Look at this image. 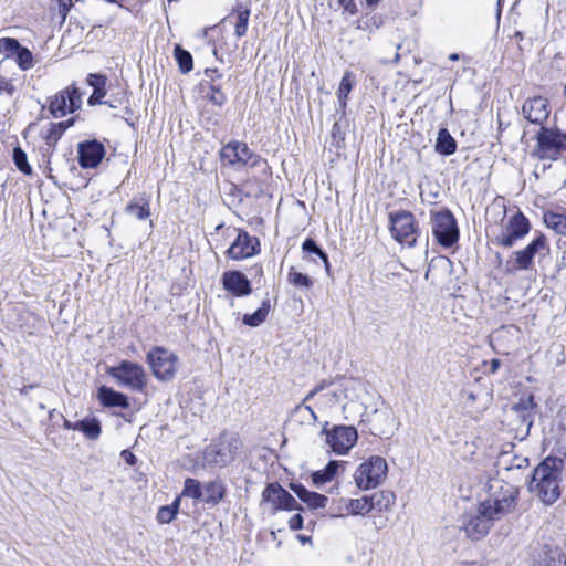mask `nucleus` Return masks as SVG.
Listing matches in <instances>:
<instances>
[{
    "label": "nucleus",
    "instance_id": "nucleus-1",
    "mask_svg": "<svg viewBox=\"0 0 566 566\" xmlns=\"http://www.w3.org/2000/svg\"><path fill=\"white\" fill-rule=\"evenodd\" d=\"M366 398H369V391L357 379L323 381L305 396L302 403L296 407V411L308 412L311 418L316 421L318 413L332 416L342 409L345 418L349 419L360 412V408H357L358 405L366 406Z\"/></svg>",
    "mask_w": 566,
    "mask_h": 566
},
{
    "label": "nucleus",
    "instance_id": "nucleus-2",
    "mask_svg": "<svg viewBox=\"0 0 566 566\" xmlns=\"http://www.w3.org/2000/svg\"><path fill=\"white\" fill-rule=\"evenodd\" d=\"M564 461L557 457L545 458L534 470L530 491L546 505L554 504L560 496V480Z\"/></svg>",
    "mask_w": 566,
    "mask_h": 566
},
{
    "label": "nucleus",
    "instance_id": "nucleus-3",
    "mask_svg": "<svg viewBox=\"0 0 566 566\" xmlns=\"http://www.w3.org/2000/svg\"><path fill=\"white\" fill-rule=\"evenodd\" d=\"M483 492L484 499L480 504L499 520L510 514L517 504L518 489L502 479L488 478Z\"/></svg>",
    "mask_w": 566,
    "mask_h": 566
},
{
    "label": "nucleus",
    "instance_id": "nucleus-4",
    "mask_svg": "<svg viewBox=\"0 0 566 566\" xmlns=\"http://www.w3.org/2000/svg\"><path fill=\"white\" fill-rule=\"evenodd\" d=\"M241 447V440L235 434H222L206 448L203 458L209 464L226 467L235 459Z\"/></svg>",
    "mask_w": 566,
    "mask_h": 566
},
{
    "label": "nucleus",
    "instance_id": "nucleus-5",
    "mask_svg": "<svg viewBox=\"0 0 566 566\" xmlns=\"http://www.w3.org/2000/svg\"><path fill=\"white\" fill-rule=\"evenodd\" d=\"M387 472L386 460L379 455H373L356 469L354 480L360 490H370L385 481Z\"/></svg>",
    "mask_w": 566,
    "mask_h": 566
},
{
    "label": "nucleus",
    "instance_id": "nucleus-6",
    "mask_svg": "<svg viewBox=\"0 0 566 566\" xmlns=\"http://www.w3.org/2000/svg\"><path fill=\"white\" fill-rule=\"evenodd\" d=\"M547 239L544 234L537 235L525 248L513 252L505 263V273L516 274L518 271L530 270L533 266V260L536 254L548 251Z\"/></svg>",
    "mask_w": 566,
    "mask_h": 566
},
{
    "label": "nucleus",
    "instance_id": "nucleus-7",
    "mask_svg": "<svg viewBox=\"0 0 566 566\" xmlns=\"http://www.w3.org/2000/svg\"><path fill=\"white\" fill-rule=\"evenodd\" d=\"M534 155L539 159L556 160L566 150V134L542 126L536 136Z\"/></svg>",
    "mask_w": 566,
    "mask_h": 566
},
{
    "label": "nucleus",
    "instance_id": "nucleus-8",
    "mask_svg": "<svg viewBox=\"0 0 566 566\" xmlns=\"http://www.w3.org/2000/svg\"><path fill=\"white\" fill-rule=\"evenodd\" d=\"M153 375L160 381H171L177 374L179 357L164 348L155 347L147 355Z\"/></svg>",
    "mask_w": 566,
    "mask_h": 566
},
{
    "label": "nucleus",
    "instance_id": "nucleus-9",
    "mask_svg": "<svg viewBox=\"0 0 566 566\" xmlns=\"http://www.w3.org/2000/svg\"><path fill=\"white\" fill-rule=\"evenodd\" d=\"M106 373L118 385L135 391H143L147 384L144 368L133 361L124 360L118 366L108 367Z\"/></svg>",
    "mask_w": 566,
    "mask_h": 566
},
{
    "label": "nucleus",
    "instance_id": "nucleus-10",
    "mask_svg": "<svg viewBox=\"0 0 566 566\" xmlns=\"http://www.w3.org/2000/svg\"><path fill=\"white\" fill-rule=\"evenodd\" d=\"M530 228L527 218L521 211H517L509 218L507 222L497 232H493L494 242L497 245L511 248L528 233Z\"/></svg>",
    "mask_w": 566,
    "mask_h": 566
},
{
    "label": "nucleus",
    "instance_id": "nucleus-11",
    "mask_svg": "<svg viewBox=\"0 0 566 566\" xmlns=\"http://www.w3.org/2000/svg\"><path fill=\"white\" fill-rule=\"evenodd\" d=\"M389 219L392 238L409 248L415 247L417 241V226L413 214L409 211L401 210L391 212Z\"/></svg>",
    "mask_w": 566,
    "mask_h": 566
},
{
    "label": "nucleus",
    "instance_id": "nucleus-12",
    "mask_svg": "<svg viewBox=\"0 0 566 566\" xmlns=\"http://www.w3.org/2000/svg\"><path fill=\"white\" fill-rule=\"evenodd\" d=\"M373 399L374 397L369 394V398H366V406L358 405L357 408H360V412L355 413V416H360L361 421L368 422L371 426V430L378 436L390 434L395 429V417L391 411L386 408L378 409L375 407L368 411L369 402Z\"/></svg>",
    "mask_w": 566,
    "mask_h": 566
},
{
    "label": "nucleus",
    "instance_id": "nucleus-13",
    "mask_svg": "<svg viewBox=\"0 0 566 566\" xmlns=\"http://www.w3.org/2000/svg\"><path fill=\"white\" fill-rule=\"evenodd\" d=\"M220 158L223 165L241 169L243 167H255L260 157L250 150L247 144L230 142L221 148Z\"/></svg>",
    "mask_w": 566,
    "mask_h": 566
},
{
    "label": "nucleus",
    "instance_id": "nucleus-14",
    "mask_svg": "<svg viewBox=\"0 0 566 566\" xmlns=\"http://www.w3.org/2000/svg\"><path fill=\"white\" fill-rule=\"evenodd\" d=\"M432 233L437 241L446 247H452L459 239V229L451 211L444 209L432 213Z\"/></svg>",
    "mask_w": 566,
    "mask_h": 566
},
{
    "label": "nucleus",
    "instance_id": "nucleus-15",
    "mask_svg": "<svg viewBox=\"0 0 566 566\" xmlns=\"http://www.w3.org/2000/svg\"><path fill=\"white\" fill-rule=\"evenodd\" d=\"M495 521L499 518L479 504L475 513L464 517L463 530L469 538L478 541L488 535Z\"/></svg>",
    "mask_w": 566,
    "mask_h": 566
},
{
    "label": "nucleus",
    "instance_id": "nucleus-16",
    "mask_svg": "<svg viewBox=\"0 0 566 566\" xmlns=\"http://www.w3.org/2000/svg\"><path fill=\"white\" fill-rule=\"evenodd\" d=\"M82 105V95L75 86L60 91L50 98V113L59 118L73 113Z\"/></svg>",
    "mask_w": 566,
    "mask_h": 566
},
{
    "label": "nucleus",
    "instance_id": "nucleus-17",
    "mask_svg": "<svg viewBox=\"0 0 566 566\" xmlns=\"http://www.w3.org/2000/svg\"><path fill=\"white\" fill-rule=\"evenodd\" d=\"M326 443L337 454H346L356 443L358 434L352 426H336L331 431L325 428Z\"/></svg>",
    "mask_w": 566,
    "mask_h": 566
},
{
    "label": "nucleus",
    "instance_id": "nucleus-18",
    "mask_svg": "<svg viewBox=\"0 0 566 566\" xmlns=\"http://www.w3.org/2000/svg\"><path fill=\"white\" fill-rule=\"evenodd\" d=\"M262 503L270 505L273 512L298 510L297 501L279 483H270L262 492Z\"/></svg>",
    "mask_w": 566,
    "mask_h": 566
},
{
    "label": "nucleus",
    "instance_id": "nucleus-19",
    "mask_svg": "<svg viewBox=\"0 0 566 566\" xmlns=\"http://www.w3.org/2000/svg\"><path fill=\"white\" fill-rule=\"evenodd\" d=\"M522 114L530 123L543 126L551 114L549 103L542 96L528 97L522 105Z\"/></svg>",
    "mask_w": 566,
    "mask_h": 566
},
{
    "label": "nucleus",
    "instance_id": "nucleus-20",
    "mask_svg": "<svg viewBox=\"0 0 566 566\" xmlns=\"http://www.w3.org/2000/svg\"><path fill=\"white\" fill-rule=\"evenodd\" d=\"M259 241L248 232L239 230L235 240L227 250V255L232 260H243L253 256L258 250Z\"/></svg>",
    "mask_w": 566,
    "mask_h": 566
},
{
    "label": "nucleus",
    "instance_id": "nucleus-21",
    "mask_svg": "<svg viewBox=\"0 0 566 566\" xmlns=\"http://www.w3.org/2000/svg\"><path fill=\"white\" fill-rule=\"evenodd\" d=\"M221 281L223 289L235 297L248 296L252 292L250 281L240 271H226Z\"/></svg>",
    "mask_w": 566,
    "mask_h": 566
},
{
    "label": "nucleus",
    "instance_id": "nucleus-22",
    "mask_svg": "<svg viewBox=\"0 0 566 566\" xmlns=\"http://www.w3.org/2000/svg\"><path fill=\"white\" fill-rule=\"evenodd\" d=\"M105 156L103 144L91 140L78 145V163L83 168H95Z\"/></svg>",
    "mask_w": 566,
    "mask_h": 566
},
{
    "label": "nucleus",
    "instance_id": "nucleus-23",
    "mask_svg": "<svg viewBox=\"0 0 566 566\" xmlns=\"http://www.w3.org/2000/svg\"><path fill=\"white\" fill-rule=\"evenodd\" d=\"M291 490L311 509L325 507L328 502V499L325 495L311 492L302 484H291Z\"/></svg>",
    "mask_w": 566,
    "mask_h": 566
},
{
    "label": "nucleus",
    "instance_id": "nucleus-24",
    "mask_svg": "<svg viewBox=\"0 0 566 566\" xmlns=\"http://www.w3.org/2000/svg\"><path fill=\"white\" fill-rule=\"evenodd\" d=\"M97 397L105 407H120L124 409L129 407L128 398L124 394L106 386L99 387Z\"/></svg>",
    "mask_w": 566,
    "mask_h": 566
},
{
    "label": "nucleus",
    "instance_id": "nucleus-25",
    "mask_svg": "<svg viewBox=\"0 0 566 566\" xmlns=\"http://www.w3.org/2000/svg\"><path fill=\"white\" fill-rule=\"evenodd\" d=\"M495 465L497 470L511 471L514 469H524L528 465V459L525 457L512 454L511 452H501Z\"/></svg>",
    "mask_w": 566,
    "mask_h": 566
},
{
    "label": "nucleus",
    "instance_id": "nucleus-26",
    "mask_svg": "<svg viewBox=\"0 0 566 566\" xmlns=\"http://www.w3.org/2000/svg\"><path fill=\"white\" fill-rule=\"evenodd\" d=\"M434 149L443 156H450L457 150V142L448 132L447 128H441L438 132Z\"/></svg>",
    "mask_w": 566,
    "mask_h": 566
},
{
    "label": "nucleus",
    "instance_id": "nucleus-27",
    "mask_svg": "<svg viewBox=\"0 0 566 566\" xmlns=\"http://www.w3.org/2000/svg\"><path fill=\"white\" fill-rule=\"evenodd\" d=\"M224 495V486L221 482L212 481L203 484L201 502L218 504Z\"/></svg>",
    "mask_w": 566,
    "mask_h": 566
},
{
    "label": "nucleus",
    "instance_id": "nucleus-28",
    "mask_svg": "<svg viewBox=\"0 0 566 566\" xmlns=\"http://www.w3.org/2000/svg\"><path fill=\"white\" fill-rule=\"evenodd\" d=\"M343 502L344 509L346 510L347 514H367L374 509V502L368 496H363L360 499L344 500Z\"/></svg>",
    "mask_w": 566,
    "mask_h": 566
},
{
    "label": "nucleus",
    "instance_id": "nucleus-29",
    "mask_svg": "<svg viewBox=\"0 0 566 566\" xmlns=\"http://www.w3.org/2000/svg\"><path fill=\"white\" fill-rule=\"evenodd\" d=\"M73 125V119L67 122L51 123L46 130L42 132V137L49 147H54L64 130Z\"/></svg>",
    "mask_w": 566,
    "mask_h": 566
},
{
    "label": "nucleus",
    "instance_id": "nucleus-30",
    "mask_svg": "<svg viewBox=\"0 0 566 566\" xmlns=\"http://www.w3.org/2000/svg\"><path fill=\"white\" fill-rule=\"evenodd\" d=\"M80 432L90 440H97L102 433V426L95 417H85L77 421Z\"/></svg>",
    "mask_w": 566,
    "mask_h": 566
},
{
    "label": "nucleus",
    "instance_id": "nucleus-31",
    "mask_svg": "<svg viewBox=\"0 0 566 566\" xmlns=\"http://www.w3.org/2000/svg\"><path fill=\"white\" fill-rule=\"evenodd\" d=\"M339 467L340 462L329 461L324 469L313 472V483L316 486H321L327 482H331L336 476Z\"/></svg>",
    "mask_w": 566,
    "mask_h": 566
},
{
    "label": "nucleus",
    "instance_id": "nucleus-32",
    "mask_svg": "<svg viewBox=\"0 0 566 566\" xmlns=\"http://www.w3.org/2000/svg\"><path fill=\"white\" fill-rule=\"evenodd\" d=\"M125 211L138 220H145L149 217V198L142 196L140 198L129 202Z\"/></svg>",
    "mask_w": 566,
    "mask_h": 566
},
{
    "label": "nucleus",
    "instance_id": "nucleus-33",
    "mask_svg": "<svg viewBox=\"0 0 566 566\" xmlns=\"http://www.w3.org/2000/svg\"><path fill=\"white\" fill-rule=\"evenodd\" d=\"M233 13L235 14L237 21L234 23V34L237 38H242L245 35L248 30L250 9L245 6L238 4L233 9Z\"/></svg>",
    "mask_w": 566,
    "mask_h": 566
},
{
    "label": "nucleus",
    "instance_id": "nucleus-34",
    "mask_svg": "<svg viewBox=\"0 0 566 566\" xmlns=\"http://www.w3.org/2000/svg\"><path fill=\"white\" fill-rule=\"evenodd\" d=\"M270 312V301L266 300L262 303L261 307H259L254 313L252 314H245L242 318V322L245 325H249L251 327H256L261 325L263 322H265L268 315Z\"/></svg>",
    "mask_w": 566,
    "mask_h": 566
},
{
    "label": "nucleus",
    "instance_id": "nucleus-35",
    "mask_svg": "<svg viewBox=\"0 0 566 566\" xmlns=\"http://www.w3.org/2000/svg\"><path fill=\"white\" fill-rule=\"evenodd\" d=\"M544 222L556 233L566 235V216L549 211L544 214Z\"/></svg>",
    "mask_w": 566,
    "mask_h": 566
},
{
    "label": "nucleus",
    "instance_id": "nucleus-36",
    "mask_svg": "<svg viewBox=\"0 0 566 566\" xmlns=\"http://www.w3.org/2000/svg\"><path fill=\"white\" fill-rule=\"evenodd\" d=\"M384 21L381 15L376 13H366L357 20L356 28L358 30L374 32L382 25Z\"/></svg>",
    "mask_w": 566,
    "mask_h": 566
},
{
    "label": "nucleus",
    "instance_id": "nucleus-37",
    "mask_svg": "<svg viewBox=\"0 0 566 566\" xmlns=\"http://www.w3.org/2000/svg\"><path fill=\"white\" fill-rule=\"evenodd\" d=\"M354 83H355V78H354L353 73H350L348 71L345 72V74L343 75V77L340 80L338 92H337V96H338V101H339L340 105H343V106L346 105V101L348 98L349 93L353 90Z\"/></svg>",
    "mask_w": 566,
    "mask_h": 566
},
{
    "label": "nucleus",
    "instance_id": "nucleus-38",
    "mask_svg": "<svg viewBox=\"0 0 566 566\" xmlns=\"http://www.w3.org/2000/svg\"><path fill=\"white\" fill-rule=\"evenodd\" d=\"M287 281L290 284L296 287L301 289H311L313 286V280L298 271L295 270V268H291L287 273Z\"/></svg>",
    "mask_w": 566,
    "mask_h": 566
},
{
    "label": "nucleus",
    "instance_id": "nucleus-39",
    "mask_svg": "<svg viewBox=\"0 0 566 566\" xmlns=\"http://www.w3.org/2000/svg\"><path fill=\"white\" fill-rule=\"evenodd\" d=\"M202 486H203V484H201L199 481L188 478L185 480L181 496H187V497H191L196 501H201Z\"/></svg>",
    "mask_w": 566,
    "mask_h": 566
},
{
    "label": "nucleus",
    "instance_id": "nucleus-40",
    "mask_svg": "<svg viewBox=\"0 0 566 566\" xmlns=\"http://www.w3.org/2000/svg\"><path fill=\"white\" fill-rule=\"evenodd\" d=\"M179 504H180V496H178L172 502V504L166 505V506H161L158 510V513H157V521L159 523H164V524L170 523L176 517Z\"/></svg>",
    "mask_w": 566,
    "mask_h": 566
},
{
    "label": "nucleus",
    "instance_id": "nucleus-41",
    "mask_svg": "<svg viewBox=\"0 0 566 566\" xmlns=\"http://www.w3.org/2000/svg\"><path fill=\"white\" fill-rule=\"evenodd\" d=\"M175 57L182 73H188L192 70V56L188 51L181 49L179 45H176Z\"/></svg>",
    "mask_w": 566,
    "mask_h": 566
},
{
    "label": "nucleus",
    "instance_id": "nucleus-42",
    "mask_svg": "<svg viewBox=\"0 0 566 566\" xmlns=\"http://www.w3.org/2000/svg\"><path fill=\"white\" fill-rule=\"evenodd\" d=\"M12 158L17 168L24 175H31L32 168L28 163V157L24 150L20 147L13 149Z\"/></svg>",
    "mask_w": 566,
    "mask_h": 566
},
{
    "label": "nucleus",
    "instance_id": "nucleus-43",
    "mask_svg": "<svg viewBox=\"0 0 566 566\" xmlns=\"http://www.w3.org/2000/svg\"><path fill=\"white\" fill-rule=\"evenodd\" d=\"M302 248L305 252L316 255L322 261L325 269L328 271L329 263H328L327 254L315 243L314 240L306 239L303 242Z\"/></svg>",
    "mask_w": 566,
    "mask_h": 566
},
{
    "label": "nucleus",
    "instance_id": "nucleus-44",
    "mask_svg": "<svg viewBox=\"0 0 566 566\" xmlns=\"http://www.w3.org/2000/svg\"><path fill=\"white\" fill-rule=\"evenodd\" d=\"M20 46L21 44L19 41L13 38L0 39V54L3 55L4 59H9L17 54L18 50H20Z\"/></svg>",
    "mask_w": 566,
    "mask_h": 566
},
{
    "label": "nucleus",
    "instance_id": "nucleus-45",
    "mask_svg": "<svg viewBox=\"0 0 566 566\" xmlns=\"http://www.w3.org/2000/svg\"><path fill=\"white\" fill-rule=\"evenodd\" d=\"M506 214V207L502 200H495L488 209H486V220H493L496 223L499 220H503Z\"/></svg>",
    "mask_w": 566,
    "mask_h": 566
},
{
    "label": "nucleus",
    "instance_id": "nucleus-46",
    "mask_svg": "<svg viewBox=\"0 0 566 566\" xmlns=\"http://www.w3.org/2000/svg\"><path fill=\"white\" fill-rule=\"evenodd\" d=\"M17 64L22 71H27L33 67V55L31 51L24 46H20L17 52Z\"/></svg>",
    "mask_w": 566,
    "mask_h": 566
},
{
    "label": "nucleus",
    "instance_id": "nucleus-47",
    "mask_svg": "<svg viewBox=\"0 0 566 566\" xmlns=\"http://www.w3.org/2000/svg\"><path fill=\"white\" fill-rule=\"evenodd\" d=\"M15 93V86L13 81L10 78L0 75V95L6 94L7 96L12 97Z\"/></svg>",
    "mask_w": 566,
    "mask_h": 566
},
{
    "label": "nucleus",
    "instance_id": "nucleus-48",
    "mask_svg": "<svg viewBox=\"0 0 566 566\" xmlns=\"http://www.w3.org/2000/svg\"><path fill=\"white\" fill-rule=\"evenodd\" d=\"M87 83L94 88V90H104V86L106 84V77L101 74H90L87 78Z\"/></svg>",
    "mask_w": 566,
    "mask_h": 566
},
{
    "label": "nucleus",
    "instance_id": "nucleus-49",
    "mask_svg": "<svg viewBox=\"0 0 566 566\" xmlns=\"http://www.w3.org/2000/svg\"><path fill=\"white\" fill-rule=\"evenodd\" d=\"M209 99L218 106H221L226 102V95L217 87H211V94L209 96Z\"/></svg>",
    "mask_w": 566,
    "mask_h": 566
},
{
    "label": "nucleus",
    "instance_id": "nucleus-50",
    "mask_svg": "<svg viewBox=\"0 0 566 566\" xmlns=\"http://www.w3.org/2000/svg\"><path fill=\"white\" fill-rule=\"evenodd\" d=\"M105 96L104 90H94L93 94L88 98V103L91 105L95 104H108L111 107H114V105L109 104L108 102H104L103 97Z\"/></svg>",
    "mask_w": 566,
    "mask_h": 566
},
{
    "label": "nucleus",
    "instance_id": "nucleus-51",
    "mask_svg": "<svg viewBox=\"0 0 566 566\" xmlns=\"http://www.w3.org/2000/svg\"><path fill=\"white\" fill-rule=\"evenodd\" d=\"M534 397L530 395L526 399H522L520 403H517L514 409L530 411L535 408Z\"/></svg>",
    "mask_w": 566,
    "mask_h": 566
},
{
    "label": "nucleus",
    "instance_id": "nucleus-52",
    "mask_svg": "<svg viewBox=\"0 0 566 566\" xmlns=\"http://www.w3.org/2000/svg\"><path fill=\"white\" fill-rule=\"evenodd\" d=\"M59 1V13L62 17V20L64 21L67 12L70 11L72 7V0H57Z\"/></svg>",
    "mask_w": 566,
    "mask_h": 566
},
{
    "label": "nucleus",
    "instance_id": "nucleus-53",
    "mask_svg": "<svg viewBox=\"0 0 566 566\" xmlns=\"http://www.w3.org/2000/svg\"><path fill=\"white\" fill-rule=\"evenodd\" d=\"M339 6L350 14L357 13V4L355 0H338Z\"/></svg>",
    "mask_w": 566,
    "mask_h": 566
},
{
    "label": "nucleus",
    "instance_id": "nucleus-54",
    "mask_svg": "<svg viewBox=\"0 0 566 566\" xmlns=\"http://www.w3.org/2000/svg\"><path fill=\"white\" fill-rule=\"evenodd\" d=\"M289 526L293 531L301 530L303 527V517L301 514L293 515L289 521Z\"/></svg>",
    "mask_w": 566,
    "mask_h": 566
},
{
    "label": "nucleus",
    "instance_id": "nucleus-55",
    "mask_svg": "<svg viewBox=\"0 0 566 566\" xmlns=\"http://www.w3.org/2000/svg\"><path fill=\"white\" fill-rule=\"evenodd\" d=\"M120 457L128 465H134L136 463V457L128 450H123Z\"/></svg>",
    "mask_w": 566,
    "mask_h": 566
},
{
    "label": "nucleus",
    "instance_id": "nucleus-56",
    "mask_svg": "<svg viewBox=\"0 0 566 566\" xmlns=\"http://www.w3.org/2000/svg\"><path fill=\"white\" fill-rule=\"evenodd\" d=\"M63 427L64 429L66 430H74V431H77L78 430V427H77V421L76 422H71L70 420L65 419L64 422H63Z\"/></svg>",
    "mask_w": 566,
    "mask_h": 566
},
{
    "label": "nucleus",
    "instance_id": "nucleus-57",
    "mask_svg": "<svg viewBox=\"0 0 566 566\" xmlns=\"http://www.w3.org/2000/svg\"><path fill=\"white\" fill-rule=\"evenodd\" d=\"M501 365V361L499 359H492L491 361V371L496 373L499 367Z\"/></svg>",
    "mask_w": 566,
    "mask_h": 566
},
{
    "label": "nucleus",
    "instance_id": "nucleus-58",
    "mask_svg": "<svg viewBox=\"0 0 566 566\" xmlns=\"http://www.w3.org/2000/svg\"><path fill=\"white\" fill-rule=\"evenodd\" d=\"M368 7H376L381 0H365Z\"/></svg>",
    "mask_w": 566,
    "mask_h": 566
},
{
    "label": "nucleus",
    "instance_id": "nucleus-59",
    "mask_svg": "<svg viewBox=\"0 0 566 566\" xmlns=\"http://www.w3.org/2000/svg\"><path fill=\"white\" fill-rule=\"evenodd\" d=\"M449 59L451 61H458L459 60V54L458 53H452V54L449 55Z\"/></svg>",
    "mask_w": 566,
    "mask_h": 566
},
{
    "label": "nucleus",
    "instance_id": "nucleus-60",
    "mask_svg": "<svg viewBox=\"0 0 566 566\" xmlns=\"http://www.w3.org/2000/svg\"><path fill=\"white\" fill-rule=\"evenodd\" d=\"M301 539H302L303 542L308 541V538H307V537H302Z\"/></svg>",
    "mask_w": 566,
    "mask_h": 566
}]
</instances>
